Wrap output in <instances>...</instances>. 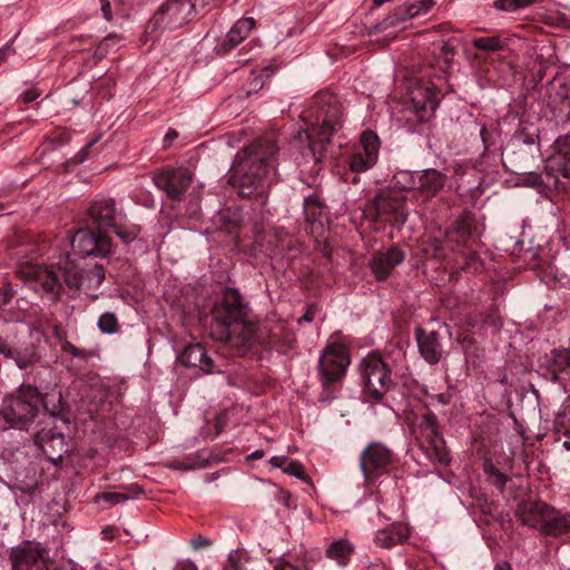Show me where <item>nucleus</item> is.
<instances>
[{
  "mask_svg": "<svg viewBox=\"0 0 570 570\" xmlns=\"http://www.w3.org/2000/svg\"><path fill=\"white\" fill-rule=\"evenodd\" d=\"M210 336L227 343L238 355L261 345V324L248 320V306L235 288H226L212 309Z\"/></svg>",
  "mask_w": 570,
  "mask_h": 570,
  "instance_id": "f257e3e1",
  "label": "nucleus"
},
{
  "mask_svg": "<svg viewBox=\"0 0 570 570\" xmlns=\"http://www.w3.org/2000/svg\"><path fill=\"white\" fill-rule=\"evenodd\" d=\"M277 141L278 134L268 131L236 156L228 183L237 189L239 196L249 197L264 186L273 168Z\"/></svg>",
  "mask_w": 570,
  "mask_h": 570,
  "instance_id": "f03ea898",
  "label": "nucleus"
},
{
  "mask_svg": "<svg viewBox=\"0 0 570 570\" xmlns=\"http://www.w3.org/2000/svg\"><path fill=\"white\" fill-rule=\"evenodd\" d=\"M343 109L338 97L328 91H321L313 97L308 108L301 114L306 125L308 149L315 160L321 163L333 132L342 127Z\"/></svg>",
  "mask_w": 570,
  "mask_h": 570,
  "instance_id": "7ed1b4c3",
  "label": "nucleus"
},
{
  "mask_svg": "<svg viewBox=\"0 0 570 570\" xmlns=\"http://www.w3.org/2000/svg\"><path fill=\"white\" fill-rule=\"evenodd\" d=\"M504 165H510V170L517 175H525L524 183L535 187L543 184L540 174L528 171V163L539 155V145L535 135L519 128L503 149Z\"/></svg>",
  "mask_w": 570,
  "mask_h": 570,
  "instance_id": "20e7f679",
  "label": "nucleus"
},
{
  "mask_svg": "<svg viewBox=\"0 0 570 570\" xmlns=\"http://www.w3.org/2000/svg\"><path fill=\"white\" fill-rule=\"evenodd\" d=\"M473 229H475L474 218L470 214H463L454 222L451 230L446 232L444 238L424 242L422 250L426 257L440 261L454 259L452 253L465 255Z\"/></svg>",
  "mask_w": 570,
  "mask_h": 570,
  "instance_id": "39448f33",
  "label": "nucleus"
},
{
  "mask_svg": "<svg viewBox=\"0 0 570 570\" xmlns=\"http://www.w3.org/2000/svg\"><path fill=\"white\" fill-rule=\"evenodd\" d=\"M412 433L414 434L421 450L434 463L448 465L450 463V454L442 438L436 416L426 411L421 415H416L412 423Z\"/></svg>",
  "mask_w": 570,
  "mask_h": 570,
  "instance_id": "423d86ee",
  "label": "nucleus"
},
{
  "mask_svg": "<svg viewBox=\"0 0 570 570\" xmlns=\"http://www.w3.org/2000/svg\"><path fill=\"white\" fill-rule=\"evenodd\" d=\"M40 393L31 385H21L3 399L0 414L11 425L31 422L38 414Z\"/></svg>",
  "mask_w": 570,
  "mask_h": 570,
  "instance_id": "0eeeda50",
  "label": "nucleus"
},
{
  "mask_svg": "<svg viewBox=\"0 0 570 570\" xmlns=\"http://www.w3.org/2000/svg\"><path fill=\"white\" fill-rule=\"evenodd\" d=\"M191 16V6L184 0H167L148 21L145 36L157 38L165 31L183 27Z\"/></svg>",
  "mask_w": 570,
  "mask_h": 570,
  "instance_id": "6e6552de",
  "label": "nucleus"
},
{
  "mask_svg": "<svg viewBox=\"0 0 570 570\" xmlns=\"http://www.w3.org/2000/svg\"><path fill=\"white\" fill-rule=\"evenodd\" d=\"M365 393L372 401H380L393 386L391 370L377 354H370L361 363Z\"/></svg>",
  "mask_w": 570,
  "mask_h": 570,
  "instance_id": "1a4fd4ad",
  "label": "nucleus"
},
{
  "mask_svg": "<svg viewBox=\"0 0 570 570\" xmlns=\"http://www.w3.org/2000/svg\"><path fill=\"white\" fill-rule=\"evenodd\" d=\"M366 212L376 220L403 225L407 218L406 199L400 193L382 190L368 203Z\"/></svg>",
  "mask_w": 570,
  "mask_h": 570,
  "instance_id": "9d476101",
  "label": "nucleus"
},
{
  "mask_svg": "<svg viewBox=\"0 0 570 570\" xmlns=\"http://www.w3.org/2000/svg\"><path fill=\"white\" fill-rule=\"evenodd\" d=\"M194 180V174L185 167L155 171L153 181L171 200H181Z\"/></svg>",
  "mask_w": 570,
  "mask_h": 570,
  "instance_id": "9b49d317",
  "label": "nucleus"
},
{
  "mask_svg": "<svg viewBox=\"0 0 570 570\" xmlns=\"http://www.w3.org/2000/svg\"><path fill=\"white\" fill-rule=\"evenodd\" d=\"M393 452L381 442H371L360 455V465L364 478L368 482L375 481L387 472L393 463Z\"/></svg>",
  "mask_w": 570,
  "mask_h": 570,
  "instance_id": "f8f14e48",
  "label": "nucleus"
},
{
  "mask_svg": "<svg viewBox=\"0 0 570 570\" xmlns=\"http://www.w3.org/2000/svg\"><path fill=\"white\" fill-rule=\"evenodd\" d=\"M350 364V357L346 347L340 343H332L320 357V373L323 384L327 386L331 383L340 381Z\"/></svg>",
  "mask_w": 570,
  "mask_h": 570,
  "instance_id": "ddd939ff",
  "label": "nucleus"
},
{
  "mask_svg": "<svg viewBox=\"0 0 570 570\" xmlns=\"http://www.w3.org/2000/svg\"><path fill=\"white\" fill-rule=\"evenodd\" d=\"M48 551L40 543L26 541L11 549L9 560L12 570H43Z\"/></svg>",
  "mask_w": 570,
  "mask_h": 570,
  "instance_id": "4468645a",
  "label": "nucleus"
},
{
  "mask_svg": "<svg viewBox=\"0 0 570 570\" xmlns=\"http://www.w3.org/2000/svg\"><path fill=\"white\" fill-rule=\"evenodd\" d=\"M71 246L83 255L105 257L110 253L111 239L101 232L83 228L73 234Z\"/></svg>",
  "mask_w": 570,
  "mask_h": 570,
  "instance_id": "2eb2a0df",
  "label": "nucleus"
},
{
  "mask_svg": "<svg viewBox=\"0 0 570 570\" xmlns=\"http://www.w3.org/2000/svg\"><path fill=\"white\" fill-rule=\"evenodd\" d=\"M407 96L411 108L420 115V118H423L426 112H434L439 105L436 86L431 80L424 78L412 82L409 87Z\"/></svg>",
  "mask_w": 570,
  "mask_h": 570,
  "instance_id": "dca6fc26",
  "label": "nucleus"
},
{
  "mask_svg": "<svg viewBox=\"0 0 570 570\" xmlns=\"http://www.w3.org/2000/svg\"><path fill=\"white\" fill-rule=\"evenodd\" d=\"M35 444L53 464L62 461L67 453V442L62 431L57 426H43L35 434Z\"/></svg>",
  "mask_w": 570,
  "mask_h": 570,
  "instance_id": "f3484780",
  "label": "nucleus"
},
{
  "mask_svg": "<svg viewBox=\"0 0 570 570\" xmlns=\"http://www.w3.org/2000/svg\"><path fill=\"white\" fill-rule=\"evenodd\" d=\"M295 335L285 323L277 321L261 324V345L269 346L278 352H286L293 346Z\"/></svg>",
  "mask_w": 570,
  "mask_h": 570,
  "instance_id": "a211bd4d",
  "label": "nucleus"
},
{
  "mask_svg": "<svg viewBox=\"0 0 570 570\" xmlns=\"http://www.w3.org/2000/svg\"><path fill=\"white\" fill-rule=\"evenodd\" d=\"M404 259L405 253L394 245L375 253L370 262V267L377 281H385Z\"/></svg>",
  "mask_w": 570,
  "mask_h": 570,
  "instance_id": "6ab92c4d",
  "label": "nucleus"
},
{
  "mask_svg": "<svg viewBox=\"0 0 570 570\" xmlns=\"http://www.w3.org/2000/svg\"><path fill=\"white\" fill-rule=\"evenodd\" d=\"M18 274L21 278L39 284L46 293L52 294L55 297L59 295V278L52 268L46 265L28 264L21 267Z\"/></svg>",
  "mask_w": 570,
  "mask_h": 570,
  "instance_id": "aec40b11",
  "label": "nucleus"
},
{
  "mask_svg": "<svg viewBox=\"0 0 570 570\" xmlns=\"http://www.w3.org/2000/svg\"><path fill=\"white\" fill-rule=\"evenodd\" d=\"M547 175L557 178V174L570 179V134L554 141V153L548 159Z\"/></svg>",
  "mask_w": 570,
  "mask_h": 570,
  "instance_id": "412c9836",
  "label": "nucleus"
},
{
  "mask_svg": "<svg viewBox=\"0 0 570 570\" xmlns=\"http://www.w3.org/2000/svg\"><path fill=\"white\" fill-rule=\"evenodd\" d=\"M179 362L186 367H198L203 373L214 372V361L207 355L203 344L186 346L178 356Z\"/></svg>",
  "mask_w": 570,
  "mask_h": 570,
  "instance_id": "4be33fe9",
  "label": "nucleus"
},
{
  "mask_svg": "<svg viewBox=\"0 0 570 570\" xmlns=\"http://www.w3.org/2000/svg\"><path fill=\"white\" fill-rule=\"evenodd\" d=\"M550 505L543 502H524L518 509V518L522 524L542 532L544 519Z\"/></svg>",
  "mask_w": 570,
  "mask_h": 570,
  "instance_id": "5701e85b",
  "label": "nucleus"
},
{
  "mask_svg": "<svg viewBox=\"0 0 570 570\" xmlns=\"http://www.w3.org/2000/svg\"><path fill=\"white\" fill-rule=\"evenodd\" d=\"M40 404L50 416L60 420L65 425H69L70 407L63 400L61 391L53 389L43 396L40 395Z\"/></svg>",
  "mask_w": 570,
  "mask_h": 570,
  "instance_id": "b1692460",
  "label": "nucleus"
},
{
  "mask_svg": "<svg viewBox=\"0 0 570 570\" xmlns=\"http://www.w3.org/2000/svg\"><path fill=\"white\" fill-rule=\"evenodd\" d=\"M415 335L421 355L430 364H436L442 356L438 333L417 328Z\"/></svg>",
  "mask_w": 570,
  "mask_h": 570,
  "instance_id": "393cba45",
  "label": "nucleus"
},
{
  "mask_svg": "<svg viewBox=\"0 0 570 570\" xmlns=\"http://www.w3.org/2000/svg\"><path fill=\"white\" fill-rule=\"evenodd\" d=\"M446 175L434 168L417 170V193L426 197L435 196L444 187Z\"/></svg>",
  "mask_w": 570,
  "mask_h": 570,
  "instance_id": "a878e982",
  "label": "nucleus"
},
{
  "mask_svg": "<svg viewBox=\"0 0 570 570\" xmlns=\"http://www.w3.org/2000/svg\"><path fill=\"white\" fill-rule=\"evenodd\" d=\"M88 215L94 224L99 227H111L116 218V205L114 199H100L89 207Z\"/></svg>",
  "mask_w": 570,
  "mask_h": 570,
  "instance_id": "bb28decb",
  "label": "nucleus"
},
{
  "mask_svg": "<svg viewBox=\"0 0 570 570\" xmlns=\"http://www.w3.org/2000/svg\"><path fill=\"white\" fill-rule=\"evenodd\" d=\"M541 533L551 537L570 533V513L550 507Z\"/></svg>",
  "mask_w": 570,
  "mask_h": 570,
  "instance_id": "cd10ccee",
  "label": "nucleus"
},
{
  "mask_svg": "<svg viewBox=\"0 0 570 570\" xmlns=\"http://www.w3.org/2000/svg\"><path fill=\"white\" fill-rule=\"evenodd\" d=\"M256 21L253 18L239 19L228 31L226 39L218 48V52L226 53L239 45L255 28Z\"/></svg>",
  "mask_w": 570,
  "mask_h": 570,
  "instance_id": "c85d7f7f",
  "label": "nucleus"
},
{
  "mask_svg": "<svg viewBox=\"0 0 570 570\" xmlns=\"http://www.w3.org/2000/svg\"><path fill=\"white\" fill-rule=\"evenodd\" d=\"M119 491L115 492H101L96 494L95 502L99 503L101 501L110 503L111 505H116L122 502H126L131 499H136L140 495L145 494V490L138 483H131L128 485H118L116 487Z\"/></svg>",
  "mask_w": 570,
  "mask_h": 570,
  "instance_id": "c756f323",
  "label": "nucleus"
},
{
  "mask_svg": "<svg viewBox=\"0 0 570 570\" xmlns=\"http://www.w3.org/2000/svg\"><path fill=\"white\" fill-rule=\"evenodd\" d=\"M0 352L6 357L13 358L14 363L17 364V366L20 370H28V368L33 367L35 364H37L41 358V356L39 355V353L36 351V348L33 346L26 347V348L19 350V351H17V350L11 351L10 348L0 346Z\"/></svg>",
  "mask_w": 570,
  "mask_h": 570,
  "instance_id": "7c9ffc66",
  "label": "nucleus"
},
{
  "mask_svg": "<svg viewBox=\"0 0 570 570\" xmlns=\"http://www.w3.org/2000/svg\"><path fill=\"white\" fill-rule=\"evenodd\" d=\"M354 551V546L347 539H341L328 546L326 557L336 561L338 566L345 567Z\"/></svg>",
  "mask_w": 570,
  "mask_h": 570,
  "instance_id": "2f4dec72",
  "label": "nucleus"
},
{
  "mask_svg": "<svg viewBox=\"0 0 570 570\" xmlns=\"http://www.w3.org/2000/svg\"><path fill=\"white\" fill-rule=\"evenodd\" d=\"M361 147L367 163H376L379 158L380 139L377 135L371 130L364 131L361 136Z\"/></svg>",
  "mask_w": 570,
  "mask_h": 570,
  "instance_id": "473e14b6",
  "label": "nucleus"
},
{
  "mask_svg": "<svg viewBox=\"0 0 570 570\" xmlns=\"http://www.w3.org/2000/svg\"><path fill=\"white\" fill-rule=\"evenodd\" d=\"M401 527H392L376 532L375 542L381 548H391L402 542L404 535Z\"/></svg>",
  "mask_w": 570,
  "mask_h": 570,
  "instance_id": "72a5a7b5",
  "label": "nucleus"
},
{
  "mask_svg": "<svg viewBox=\"0 0 570 570\" xmlns=\"http://www.w3.org/2000/svg\"><path fill=\"white\" fill-rule=\"evenodd\" d=\"M394 186L401 190L417 191V170H399L393 176Z\"/></svg>",
  "mask_w": 570,
  "mask_h": 570,
  "instance_id": "f704fd0d",
  "label": "nucleus"
},
{
  "mask_svg": "<svg viewBox=\"0 0 570 570\" xmlns=\"http://www.w3.org/2000/svg\"><path fill=\"white\" fill-rule=\"evenodd\" d=\"M265 79L263 71H252L249 79L242 86L238 91V98H248L250 95L258 92L264 86Z\"/></svg>",
  "mask_w": 570,
  "mask_h": 570,
  "instance_id": "c9c22d12",
  "label": "nucleus"
},
{
  "mask_svg": "<svg viewBox=\"0 0 570 570\" xmlns=\"http://www.w3.org/2000/svg\"><path fill=\"white\" fill-rule=\"evenodd\" d=\"M472 46L481 51L497 52L505 48V42L498 36L481 37L472 40Z\"/></svg>",
  "mask_w": 570,
  "mask_h": 570,
  "instance_id": "e433bc0d",
  "label": "nucleus"
},
{
  "mask_svg": "<svg viewBox=\"0 0 570 570\" xmlns=\"http://www.w3.org/2000/svg\"><path fill=\"white\" fill-rule=\"evenodd\" d=\"M435 2L434 0H420L414 3H410L405 7L404 12L397 18V20H406L415 18L420 14L428 13L433 7Z\"/></svg>",
  "mask_w": 570,
  "mask_h": 570,
  "instance_id": "4c0bfd02",
  "label": "nucleus"
},
{
  "mask_svg": "<svg viewBox=\"0 0 570 570\" xmlns=\"http://www.w3.org/2000/svg\"><path fill=\"white\" fill-rule=\"evenodd\" d=\"M248 562V553L244 549H236L228 554L223 570H247Z\"/></svg>",
  "mask_w": 570,
  "mask_h": 570,
  "instance_id": "58836bf2",
  "label": "nucleus"
},
{
  "mask_svg": "<svg viewBox=\"0 0 570 570\" xmlns=\"http://www.w3.org/2000/svg\"><path fill=\"white\" fill-rule=\"evenodd\" d=\"M552 373L553 377H558V373L566 371L570 367V348L552 351Z\"/></svg>",
  "mask_w": 570,
  "mask_h": 570,
  "instance_id": "ea45409f",
  "label": "nucleus"
},
{
  "mask_svg": "<svg viewBox=\"0 0 570 570\" xmlns=\"http://www.w3.org/2000/svg\"><path fill=\"white\" fill-rule=\"evenodd\" d=\"M323 206L324 205L316 193L306 197L304 208L307 220L314 223L322 215Z\"/></svg>",
  "mask_w": 570,
  "mask_h": 570,
  "instance_id": "a19ab883",
  "label": "nucleus"
},
{
  "mask_svg": "<svg viewBox=\"0 0 570 570\" xmlns=\"http://www.w3.org/2000/svg\"><path fill=\"white\" fill-rule=\"evenodd\" d=\"M111 228H114L115 234L125 244H129V243L134 242L140 233V227L137 225L125 226V225L115 223L114 226H111Z\"/></svg>",
  "mask_w": 570,
  "mask_h": 570,
  "instance_id": "79ce46f5",
  "label": "nucleus"
},
{
  "mask_svg": "<svg viewBox=\"0 0 570 570\" xmlns=\"http://www.w3.org/2000/svg\"><path fill=\"white\" fill-rule=\"evenodd\" d=\"M97 325L99 330L106 334H114L119 328L118 320L116 315L111 312H106L101 314Z\"/></svg>",
  "mask_w": 570,
  "mask_h": 570,
  "instance_id": "37998d69",
  "label": "nucleus"
},
{
  "mask_svg": "<svg viewBox=\"0 0 570 570\" xmlns=\"http://www.w3.org/2000/svg\"><path fill=\"white\" fill-rule=\"evenodd\" d=\"M484 471L489 476V481L502 492L509 480L508 476L499 471L492 463H487Z\"/></svg>",
  "mask_w": 570,
  "mask_h": 570,
  "instance_id": "c03bdc74",
  "label": "nucleus"
},
{
  "mask_svg": "<svg viewBox=\"0 0 570 570\" xmlns=\"http://www.w3.org/2000/svg\"><path fill=\"white\" fill-rule=\"evenodd\" d=\"M537 0H495L494 8L501 11H515L518 9L527 8L534 3Z\"/></svg>",
  "mask_w": 570,
  "mask_h": 570,
  "instance_id": "a18cd8bd",
  "label": "nucleus"
},
{
  "mask_svg": "<svg viewBox=\"0 0 570 570\" xmlns=\"http://www.w3.org/2000/svg\"><path fill=\"white\" fill-rule=\"evenodd\" d=\"M61 350H62V352L70 354L72 357L80 358L83 361H87L88 358L95 356L94 351L77 347L67 340L62 341Z\"/></svg>",
  "mask_w": 570,
  "mask_h": 570,
  "instance_id": "49530a36",
  "label": "nucleus"
},
{
  "mask_svg": "<svg viewBox=\"0 0 570 570\" xmlns=\"http://www.w3.org/2000/svg\"><path fill=\"white\" fill-rule=\"evenodd\" d=\"M376 163H367V156L361 151L354 153L350 158V168L354 173H362L372 168Z\"/></svg>",
  "mask_w": 570,
  "mask_h": 570,
  "instance_id": "de8ad7c7",
  "label": "nucleus"
},
{
  "mask_svg": "<svg viewBox=\"0 0 570 570\" xmlns=\"http://www.w3.org/2000/svg\"><path fill=\"white\" fill-rule=\"evenodd\" d=\"M65 282L69 288L78 289L82 284V274L73 266L63 268Z\"/></svg>",
  "mask_w": 570,
  "mask_h": 570,
  "instance_id": "09e8293b",
  "label": "nucleus"
},
{
  "mask_svg": "<svg viewBox=\"0 0 570 570\" xmlns=\"http://www.w3.org/2000/svg\"><path fill=\"white\" fill-rule=\"evenodd\" d=\"M283 471L287 474L294 475L297 479H305V471L301 462L298 461H289L284 468Z\"/></svg>",
  "mask_w": 570,
  "mask_h": 570,
  "instance_id": "8fccbe9b",
  "label": "nucleus"
},
{
  "mask_svg": "<svg viewBox=\"0 0 570 570\" xmlns=\"http://www.w3.org/2000/svg\"><path fill=\"white\" fill-rule=\"evenodd\" d=\"M87 276L90 281H94L96 285H100L105 279V268L100 264L94 265L87 271Z\"/></svg>",
  "mask_w": 570,
  "mask_h": 570,
  "instance_id": "3c124183",
  "label": "nucleus"
},
{
  "mask_svg": "<svg viewBox=\"0 0 570 570\" xmlns=\"http://www.w3.org/2000/svg\"><path fill=\"white\" fill-rule=\"evenodd\" d=\"M560 102L554 107L561 118H570V98L566 94H559Z\"/></svg>",
  "mask_w": 570,
  "mask_h": 570,
  "instance_id": "603ef678",
  "label": "nucleus"
},
{
  "mask_svg": "<svg viewBox=\"0 0 570 570\" xmlns=\"http://www.w3.org/2000/svg\"><path fill=\"white\" fill-rule=\"evenodd\" d=\"M117 39L116 36H108L106 37L97 47L96 51H95V57L98 58V59H101L106 51H107V48L109 47L110 42L115 41Z\"/></svg>",
  "mask_w": 570,
  "mask_h": 570,
  "instance_id": "864d4df0",
  "label": "nucleus"
},
{
  "mask_svg": "<svg viewBox=\"0 0 570 570\" xmlns=\"http://www.w3.org/2000/svg\"><path fill=\"white\" fill-rule=\"evenodd\" d=\"M117 39L116 36H108L106 37L97 47L96 51H95V57L98 58V59H101L106 51H107V48L109 47L110 42L115 41Z\"/></svg>",
  "mask_w": 570,
  "mask_h": 570,
  "instance_id": "5fc2aeb1",
  "label": "nucleus"
},
{
  "mask_svg": "<svg viewBox=\"0 0 570 570\" xmlns=\"http://www.w3.org/2000/svg\"><path fill=\"white\" fill-rule=\"evenodd\" d=\"M40 96V91L36 88H30L22 92L19 97V100H21L24 104H29L35 101Z\"/></svg>",
  "mask_w": 570,
  "mask_h": 570,
  "instance_id": "6e6d98bb",
  "label": "nucleus"
},
{
  "mask_svg": "<svg viewBox=\"0 0 570 570\" xmlns=\"http://www.w3.org/2000/svg\"><path fill=\"white\" fill-rule=\"evenodd\" d=\"M100 139V137L98 136L97 138L90 140L89 142H87L82 149L79 151V154L77 155V161L78 163H82L85 161L87 158H88V155H89V150L90 148L96 145L98 142V140Z\"/></svg>",
  "mask_w": 570,
  "mask_h": 570,
  "instance_id": "4d7b16f0",
  "label": "nucleus"
},
{
  "mask_svg": "<svg viewBox=\"0 0 570 570\" xmlns=\"http://www.w3.org/2000/svg\"><path fill=\"white\" fill-rule=\"evenodd\" d=\"M275 570H306V568L282 559L275 566Z\"/></svg>",
  "mask_w": 570,
  "mask_h": 570,
  "instance_id": "13d9d810",
  "label": "nucleus"
},
{
  "mask_svg": "<svg viewBox=\"0 0 570 570\" xmlns=\"http://www.w3.org/2000/svg\"><path fill=\"white\" fill-rule=\"evenodd\" d=\"M190 543L195 550H199L202 548L209 547L212 544V541L206 537L198 535L194 538Z\"/></svg>",
  "mask_w": 570,
  "mask_h": 570,
  "instance_id": "bf43d9fd",
  "label": "nucleus"
},
{
  "mask_svg": "<svg viewBox=\"0 0 570 570\" xmlns=\"http://www.w3.org/2000/svg\"><path fill=\"white\" fill-rule=\"evenodd\" d=\"M441 51L445 60L448 61L451 57L455 55V47L450 41H445L441 46Z\"/></svg>",
  "mask_w": 570,
  "mask_h": 570,
  "instance_id": "052dcab7",
  "label": "nucleus"
},
{
  "mask_svg": "<svg viewBox=\"0 0 570 570\" xmlns=\"http://www.w3.org/2000/svg\"><path fill=\"white\" fill-rule=\"evenodd\" d=\"M216 2V0H188L187 3L191 6V12L196 8L205 9L208 6H212Z\"/></svg>",
  "mask_w": 570,
  "mask_h": 570,
  "instance_id": "680f3d73",
  "label": "nucleus"
},
{
  "mask_svg": "<svg viewBox=\"0 0 570 570\" xmlns=\"http://www.w3.org/2000/svg\"><path fill=\"white\" fill-rule=\"evenodd\" d=\"M316 314V306L309 305L305 314L298 320V322H312Z\"/></svg>",
  "mask_w": 570,
  "mask_h": 570,
  "instance_id": "e2e57ef3",
  "label": "nucleus"
},
{
  "mask_svg": "<svg viewBox=\"0 0 570 570\" xmlns=\"http://www.w3.org/2000/svg\"><path fill=\"white\" fill-rule=\"evenodd\" d=\"M174 570H198L196 564L190 560H184L176 564Z\"/></svg>",
  "mask_w": 570,
  "mask_h": 570,
  "instance_id": "0e129e2a",
  "label": "nucleus"
},
{
  "mask_svg": "<svg viewBox=\"0 0 570 570\" xmlns=\"http://www.w3.org/2000/svg\"><path fill=\"white\" fill-rule=\"evenodd\" d=\"M100 2L104 17L106 18V20L110 21L112 19L110 2L108 0H100Z\"/></svg>",
  "mask_w": 570,
  "mask_h": 570,
  "instance_id": "69168bd1",
  "label": "nucleus"
},
{
  "mask_svg": "<svg viewBox=\"0 0 570 570\" xmlns=\"http://www.w3.org/2000/svg\"><path fill=\"white\" fill-rule=\"evenodd\" d=\"M178 137V132L175 129H170L164 138V148H169L173 140Z\"/></svg>",
  "mask_w": 570,
  "mask_h": 570,
  "instance_id": "338daca9",
  "label": "nucleus"
},
{
  "mask_svg": "<svg viewBox=\"0 0 570 570\" xmlns=\"http://www.w3.org/2000/svg\"><path fill=\"white\" fill-rule=\"evenodd\" d=\"M287 459L285 456H273L269 460V463L275 468H283V465L286 463Z\"/></svg>",
  "mask_w": 570,
  "mask_h": 570,
  "instance_id": "774afa93",
  "label": "nucleus"
}]
</instances>
